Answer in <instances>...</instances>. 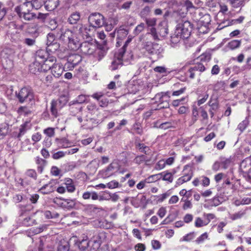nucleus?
Returning a JSON list of instances; mask_svg holds the SVG:
<instances>
[{"instance_id":"nucleus-1","label":"nucleus","mask_w":251,"mask_h":251,"mask_svg":"<svg viewBox=\"0 0 251 251\" xmlns=\"http://www.w3.org/2000/svg\"><path fill=\"white\" fill-rule=\"evenodd\" d=\"M79 49L83 54L92 55L99 61H100L106 54V51L104 49L98 48L95 44L88 41L82 43Z\"/></svg>"},{"instance_id":"nucleus-2","label":"nucleus","mask_w":251,"mask_h":251,"mask_svg":"<svg viewBox=\"0 0 251 251\" xmlns=\"http://www.w3.org/2000/svg\"><path fill=\"white\" fill-rule=\"evenodd\" d=\"M68 98L63 95L56 100H52L50 103V112L54 117H57L59 111L67 103Z\"/></svg>"},{"instance_id":"nucleus-3","label":"nucleus","mask_w":251,"mask_h":251,"mask_svg":"<svg viewBox=\"0 0 251 251\" xmlns=\"http://www.w3.org/2000/svg\"><path fill=\"white\" fill-rule=\"evenodd\" d=\"M143 49L150 55H155L157 58L161 57L163 49L161 46L156 43L146 41L143 43Z\"/></svg>"},{"instance_id":"nucleus-4","label":"nucleus","mask_w":251,"mask_h":251,"mask_svg":"<svg viewBox=\"0 0 251 251\" xmlns=\"http://www.w3.org/2000/svg\"><path fill=\"white\" fill-rule=\"evenodd\" d=\"M16 97L21 103L30 102L34 99L33 92L28 87H23L18 92H16Z\"/></svg>"},{"instance_id":"nucleus-5","label":"nucleus","mask_w":251,"mask_h":251,"mask_svg":"<svg viewBox=\"0 0 251 251\" xmlns=\"http://www.w3.org/2000/svg\"><path fill=\"white\" fill-rule=\"evenodd\" d=\"M90 26L100 28L107 25L104 17L100 13H93L88 17Z\"/></svg>"},{"instance_id":"nucleus-6","label":"nucleus","mask_w":251,"mask_h":251,"mask_svg":"<svg viewBox=\"0 0 251 251\" xmlns=\"http://www.w3.org/2000/svg\"><path fill=\"white\" fill-rule=\"evenodd\" d=\"M61 37L68 41V47L71 50H75L79 49L81 44L70 30L66 31Z\"/></svg>"},{"instance_id":"nucleus-7","label":"nucleus","mask_w":251,"mask_h":251,"mask_svg":"<svg viewBox=\"0 0 251 251\" xmlns=\"http://www.w3.org/2000/svg\"><path fill=\"white\" fill-rule=\"evenodd\" d=\"M192 28L193 25L191 24L190 22L187 20H182L177 25L176 30L177 33H179L183 38L187 39L191 34Z\"/></svg>"},{"instance_id":"nucleus-8","label":"nucleus","mask_w":251,"mask_h":251,"mask_svg":"<svg viewBox=\"0 0 251 251\" xmlns=\"http://www.w3.org/2000/svg\"><path fill=\"white\" fill-rule=\"evenodd\" d=\"M182 172V176L178 178L176 181V184L178 186L190 181L193 176V171L189 165H185Z\"/></svg>"},{"instance_id":"nucleus-9","label":"nucleus","mask_w":251,"mask_h":251,"mask_svg":"<svg viewBox=\"0 0 251 251\" xmlns=\"http://www.w3.org/2000/svg\"><path fill=\"white\" fill-rule=\"evenodd\" d=\"M118 165L117 163L112 162L108 167L99 172V176L103 178H108L113 175L117 171Z\"/></svg>"},{"instance_id":"nucleus-10","label":"nucleus","mask_w":251,"mask_h":251,"mask_svg":"<svg viewBox=\"0 0 251 251\" xmlns=\"http://www.w3.org/2000/svg\"><path fill=\"white\" fill-rule=\"evenodd\" d=\"M82 60L81 56L78 54L74 53L70 54L67 58V62L65 66L70 70H73Z\"/></svg>"},{"instance_id":"nucleus-11","label":"nucleus","mask_w":251,"mask_h":251,"mask_svg":"<svg viewBox=\"0 0 251 251\" xmlns=\"http://www.w3.org/2000/svg\"><path fill=\"white\" fill-rule=\"evenodd\" d=\"M27 124L25 123L20 126L19 127H14L11 130L10 135L12 137L17 138L19 140H21V138L26 133L27 130L26 127Z\"/></svg>"},{"instance_id":"nucleus-12","label":"nucleus","mask_w":251,"mask_h":251,"mask_svg":"<svg viewBox=\"0 0 251 251\" xmlns=\"http://www.w3.org/2000/svg\"><path fill=\"white\" fill-rule=\"evenodd\" d=\"M205 70L204 66L201 63H198L195 64L193 66L191 67L187 71V75L191 79L195 78L196 72H200L201 73L204 72Z\"/></svg>"},{"instance_id":"nucleus-13","label":"nucleus","mask_w":251,"mask_h":251,"mask_svg":"<svg viewBox=\"0 0 251 251\" xmlns=\"http://www.w3.org/2000/svg\"><path fill=\"white\" fill-rule=\"evenodd\" d=\"M124 54L120 52L115 55L114 59L111 63L110 69L112 71L116 70L123 66V60Z\"/></svg>"},{"instance_id":"nucleus-14","label":"nucleus","mask_w":251,"mask_h":251,"mask_svg":"<svg viewBox=\"0 0 251 251\" xmlns=\"http://www.w3.org/2000/svg\"><path fill=\"white\" fill-rule=\"evenodd\" d=\"M45 66L44 63L35 61L29 66V71L31 73L36 75L43 71H46L47 70H45Z\"/></svg>"},{"instance_id":"nucleus-15","label":"nucleus","mask_w":251,"mask_h":251,"mask_svg":"<svg viewBox=\"0 0 251 251\" xmlns=\"http://www.w3.org/2000/svg\"><path fill=\"white\" fill-rule=\"evenodd\" d=\"M163 176L162 180L168 181L170 183L172 182L174 179L173 174L168 172H163L158 174L152 175L149 177L148 179H150L151 178L154 179L155 178V179H158L157 176Z\"/></svg>"},{"instance_id":"nucleus-16","label":"nucleus","mask_w":251,"mask_h":251,"mask_svg":"<svg viewBox=\"0 0 251 251\" xmlns=\"http://www.w3.org/2000/svg\"><path fill=\"white\" fill-rule=\"evenodd\" d=\"M25 1L21 5L17 6L15 8V11L18 14L19 17L22 18V13L25 11H31V7H30V5H28V3H29V1H27V0H25Z\"/></svg>"},{"instance_id":"nucleus-17","label":"nucleus","mask_w":251,"mask_h":251,"mask_svg":"<svg viewBox=\"0 0 251 251\" xmlns=\"http://www.w3.org/2000/svg\"><path fill=\"white\" fill-rule=\"evenodd\" d=\"M48 56V52L47 50H39L35 53V60L42 63H44Z\"/></svg>"},{"instance_id":"nucleus-18","label":"nucleus","mask_w":251,"mask_h":251,"mask_svg":"<svg viewBox=\"0 0 251 251\" xmlns=\"http://www.w3.org/2000/svg\"><path fill=\"white\" fill-rule=\"evenodd\" d=\"M240 170L243 173L247 174L251 170V159L247 158L243 160L240 165Z\"/></svg>"},{"instance_id":"nucleus-19","label":"nucleus","mask_w":251,"mask_h":251,"mask_svg":"<svg viewBox=\"0 0 251 251\" xmlns=\"http://www.w3.org/2000/svg\"><path fill=\"white\" fill-rule=\"evenodd\" d=\"M90 26H87L85 25H79V29L78 30V33L83 38L88 39L91 37L90 35Z\"/></svg>"},{"instance_id":"nucleus-20","label":"nucleus","mask_w":251,"mask_h":251,"mask_svg":"<svg viewBox=\"0 0 251 251\" xmlns=\"http://www.w3.org/2000/svg\"><path fill=\"white\" fill-rule=\"evenodd\" d=\"M50 69L52 75L55 77H59L61 76L64 71L62 65L59 63H53Z\"/></svg>"},{"instance_id":"nucleus-21","label":"nucleus","mask_w":251,"mask_h":251,"mask_svg":"<svg viewBox=\"0 0 251 251\" xmlns=\"http://www.w3.org/2000/svg\"><path fill=\"white\" fill-rule=\"evenodd\" d=\"M117 34V40H123L125 39L129 33V29L124 27L120 26L119 28L115 29Z\"/></svg>"},{"instance_id":"nucleus-22","label":"nucleus","mask_w":251,"mask_h":251,"mask_svg":"<svg viewBox=\"0 0 251 251\" xmlns=\"http://www.w3.org/2000/svg\"><path fill=\"white\" fill-rule=\"evenodd\" d=\"M99 121L96 119L87 117L84 120L83 126L85 128L91 130L99 124Z\"/></svg>"},{"instance_id":"nucleus-23","label":"nucleus","mask_w":251,"mask_h":251,"mask_svg":"<svg viewBox=\"0 0 251 251\" xmlns=\"http://www.w3.org/2000/svg\"><path fill=\"white\" fill-rule=\"evenodd\" d=\"M56 189L52 182L44 185L38 191L41 193L46 195L53 192Z\"/></svg>"},{"instance_id":"nucleus-24","label":"nucleus","mask_w":251,"mask_h":251,"mask_svg":"<svg viewBox=\"0 0 251 251\" xmlns=\"http://www.w3.org/2000/svg\"><path fill=\"white\" fill-rule=\"evenodd\" d=\"M184 39H185V38H183L179 33H177L176 30H175L174 33L171 36V46L175 47L181 40Z\"/></svg>"},{"instance_id":"nucleus-25","label":"nucleus","mask_w":251,"mask_h":251,"mask_svg":"<svg viewBox=\"0 0 251 251\" xmlns=\"http://www.w3.org/2000/svg\"><path fill=\"white\" fill-rule=\"evenodd\" d=\"M64 185L66 190L69 193H73L75 190V186L74 180L70 178H65L64 179Z\"/></svg>"},{"instance_id":"nucleus-26","label":"nucleus","mask_w":251,"mask_h":251,"mask_svg":"<svg viewBox=\"0 0 251 251\" xmlns=\"http://www.w3.org/2000/svg\"><path fill=\"white\" fill-rule=\"evenodd\" d=\"M44 4L46 9L51 11L57 7L59 4V0H47L45 2Z\"/></svg>"},{"instance_id":"nucleus-27","label":"nucleus","mask_w":251,"mask_h":251,"mask_svg":"<svg viewBox=\"0 0 251 251\" xmlns=\"http://www.w3.org/2000/svg\"><path fill=\"white\" fill-rule=\"evenodd\" d=\"M35 162L37 165V169L38 172L41 174L43 172L45 167L47 165V161L46 160L37 156L35 158Z\"/></svg>"},{"instance_id":"nucleus-28","label":"nucleus","mask_w":251,"mask_h":251,"mask_svg":"<svg viewBox=\"0 0 251 251\" xmlns=\"http://www.w3.org/2000/svg\"><path fill=\"white\" fill-rule=\"evenodd\" d=\"M15 119L11 114H0V121L5 123L10 126L14 123Z\"/></svg>"},{"instance_id":"nucleus-29","label":"nucleus","mask_w":251,"mask_h":251,"mask_svg":"<svg viewBox=\"0 0 251 251\" xmlns=\"http://www.w3.org/2000/svg\"><path fill=\"white\" fill-rule=\"evenodd\" d=\"M82 197L85 200H89L90 198H91L92 200L94 201L98 200L99 199V195L95 191H85L83 193Z\"/></svg>"},{"instance_id":"nucleus-30","label":"nucleus","mask_w":251,"mask_h":251,"mask_svg":"<svg viewBox=\"0 0 251 251\" xmlns=\"http://www.w3.org/2000/svg\"><path fill=\"white\" fill-rule=\"evenodd\" d=\"M61 205L62 207L72 209L74 208L76 204L75 200L74 199H62Z\"/></svg>"},{"instance_id":"nucleus-31","label":"nucleus","mask_w":251,"mask_h":251,"mask_svg":"<svg viewBox=\"0 0 251 251\" xmlns=\"http://www.w3.org/2000/svg\"><path fill=\"white\" fill-rule=\"evenodd\" d=\"M10 126L0 121V136H5L10 132Z\"/></svg>"},{"instance_id":"nucleus-32","label":"nucleus","mask_w":251,"mask_h":251,"mask_svg":"<svg viewBox=\"0 0 251 251\" xmlns=\"http://www.w3.org/2000/svg\"><path fill=\"white\" fill-rule=\"evenodd\" d=\"M46 24L51 30H55L58 26L56 19L54 18H51L50 17L48 18Z\"/></svg>"},{"instance_id":"nucleus-33","label":"nucleus","mask_w":251,"mask_h":251,"mask_svg":"<svg viewBox=\"0 0 251 251\" xmlns=\"http://www.w3.org/2000/svg\"><path fill=\"white\" fill-rule=\"evenodd\" d=\"M56 61V58L54 56H48L44 63L45 68V70H50L53 66V62Z\"/></svg>"},{"instance_id":"nucleus-34","label":"nucleus","mask_w":251,"mask_h":251,"mask_svg":"<svg viewBox=\"0 0 251 251\" xmlns=\"http://www.w3.org/2000/svg\"><path fill=\"white\" fill-rule=\"evenodd\" d=\"M188 100V96L184 97L179 99H176L173 100L172 102V105L173 106L176 107H177L181 104H184L187 103Z\"/></svg>"},{"instance_id":"nucleus-35","label":"nucleus","mask_w":251,"mask_h":251,"mask_svg":"<svg viewBox=\"0 0 251 251\" xmlns=\"http://www.w3.org/2000/svg\"><path fill=\"white\" fill-rule=\"evenodd\" d=\"M80 15L79 12H75L72 13L68 19V22L70 24H75L80 19Z\"/></svg>"},{"instance_id":"nucleus-36","label":"nucleus","mask_w":251,"mask_h":251,"mask_svg":"<svg viewBox=\"0 0 251 251\" xmlns=\"http://www.w3.org/2000/svg\"><path fill=\"white\" fill-rule=\"evenodd\" d=\"M57 144L60 148H67L71 146L72 143L67 139L64 138L60 139H57Z\"/></svg>"},{"instance_id":"nucleus-37","label":"nucleus","mask_w":251,"mask_h":251,"mask_svg":"<svg viewBox=\"0 0 251 251\" xmlns=\"http://www.w3.org/2000/svg\"><path fill=\"white\" fill-rule=\"evenodd\" d=\"M100 247L99 241L96 240L89 241L88 251H97Z\"/></svg>"},{"instance_id":"nucleus-38","label":"nucleus","mask_w":251,"mask_h":251,"mask_svg":"<svg viewBox=\"0 0 251 251\" xmlns=\"http://www.w3.org/2000/svg\"><path fill=\"white\" fill-rule=\"evenodd\" d=\"M60 47V44L57 42L47 46L46 50L48 52L54 53Z\"/></svg>"},{"instance_id":"nucleus-39","label":"nucleus","mask_w":251,"mask_h":251,"mask_svg":"<svg viewBox=\"0 0 251 251\" xmlns=\"http://www.w3.org/2000/svg\"><path fill=\"white\" fill-rule=\"evenodd\" d=\"M245 214L246 210H241L236 213L230 215L229 218L234 221L242 218Z\"/></svg>"},{"instance_id":"nucleus-40","label":"nucleus","mask_w":251,"mask_h":251,"mask_svg":"<svg viewBox=\"0 0 251 251\" xmlns=\"http://www.w3.org/2000/svg\"><path fill=\"white\" fill-rule=\"evenodd\" d=\"M89 241L87 239H83L77 243V245L80 250L82 251L88 250Z\"/></svg>"},{"instance_id":"nucleus-41","label":"nucleus","mask_w":251,"mask_h":251,"mask_svg":"<svg viewBox=\"0 0 251 251\" xmlns=\"http://www.w3.org/2000/svg\"><path fill=\"white\" fill-rule=\"evenodd\" d=\"M241 40H233L228 43V48L233 50L238 48L241 45Z\"/></svg>"},{"instance_id":"nucleus-42","label":"nucleus","mask_w":251,"mask_h":251,"mask_svg":"<svg viewBox=\"0 0 251 251\" xmlns=\"http://www.w3.org/2000/svg\"><path fill=\"white\" fill-rule=\"evenodd\" d=\"M151 12V8L149 6H146L140 11V16L142 19H146Z\"/></svg>"},{"instance_id":"nucleus-43","label":"nucleus","mask_w":251,"mask_h":251,"mask_svg":"<svg viewBox=\"0 0 251 251\" xmlns=\"http://www.w3.org/2000/svg\"><path fill=\"white\" fill-rule=\"evenodd\" d=\"M231 5L234 8H238L243 6L244 4V0H227Z\"/></svg>"},{"instance_id":"nucleus-44","label":"nucleus","mask_w":251,"mask_h":251,"mask_svg":"<svg viewBox=\"0 0 251 251\" xmlns=\"http://www.w3.org/2000/svg\"><path fill=\"white\" fill-rule=\"evenodd\" d=\"M41 3L42 0H32L31 1H29L28 5H30V7H31V9H32V8L38 9L41 7L42 5Z\"/></svg>"},{"instance_id":"nucleus-45","label":"nucleus","mask_w":251,"mask_h":251,"mask_svg":"<svg viewBox=\"0 0 251 251\" xmlns=\"http://www.w3.org/2000/svg\"><path fill=\"white\" fill-rule=\"evenodd\" d=\"M136 147L139 149L140 151L146 154H149V151L150 150V148L145 144L142 143H136Z\"/></svg>"},{"instance_id":"nucleus-46","label":"nucleus","mask_w":251,"mask_h":251,"mask_svg":"<svg viewBox=\"0 0 251 251\" xmlns=\"http://www.w3.org/2000/svg\"><path fill=\"white\" fill-rule=\"evenodd\" d=\"M87 100V97L84 95H80L77 97L75 100L72 101L73 104H77L83 103L85 102Z\"/></svg>"},{"instance_id":"nucleus-47","label":"nucleus","mask_w":251,"mask_h":251,"mask_svg":"<svg viewBox=\"0 0 251 251\" xmlns=\"http://www.w3.org/2000/svg\"><path fill=\"white\" fill-rule=\"evenodd\" d=\"M195 236L194 232H190L180 239V242H189L193 240Z\"/></svg>"},{"instance_id":"nucleus-48","label":"nucleus","mask_w":251,"mask_h":251,"mask_svg":"<svg viewBox=\"0 0 251 251\" xmlns=\"http://www.w3.org/2000/svg\"><path fill=\"white\" fill-rule=\"evenodd\" d=\"M17 112L21 115H27L31 111L27 106H20L17 110Z\"/></svg>"},{"instance_id":"nucleus-49","label":"nucleus","mask_w":251,"mask_h":251,"mask_svg":"<svg viewBox=\"0 0 251 251\" xmlns=\"http://www.w3.org/2000/svg\"><path fill=\"white\" fill-rule=\"evenodd\" d=\"M35 220L30 217L25 218L22 222V224L26 226H32L35 223Z\"/></svg>"},{"instance_id":"nucleus-50","label":"nucleus","mask_w":251,"mask_h":251,"mask_svg":"<svg viewBox=\"0 0 251 251\" xmlns=\"http://www.w3.org/2000/svg\"><path fill=\"white\" fill-rule=\"evenodd\" d=\"M162 23L159 25V35L161 37H165L168 34V29L166 25L162 27Z\"/></svg>"},{"instance_id":"nucleus-51","label":"nucleus","mask_w":251,"mask_h":251,"mask_svg":"<svg viewBox=\"0 0 251 251\" xmlns=\"http://www.w3.org/2000/svg\"><path fill=\"white\" fill-rule=\"evenodd\" d=\"M70 110L73 115H75L82 109L81 107L79 105L76 106V104H73V102H71V101L70 103Z\"/></svg>"},{"instance_id":"nucleus-52","label":"nucleus","mask_w":251,"mask_h":251,"mask_svg":"<svg viewBox=\"0 0 251 251\" xmlns=\"http://www.w3.org/2000/svg\"><path fill=\"white\" fill-rule=\"evenodd\" d=\"M151 35L152 39L155 41L159 40V34L157 32L156 29L155 27H151L150 29V31L148 33Z\"/></svg>"},{"instance_id":"nucleus-53","label":"nucleus","mask_w":251,"mask_h":251,"mask_svg":"<svg viewBox=\"0 0 251 251\" xmlns=\"http://www.w3.org/2000/svg\"><path fill=\"white\" fill-rule=\"evenodd\" d=\"M30 11H26V12H25L24 11L23 13H22V17L26 21H30L33 19L34 17H35L36 15L32 13H30Z\"/></svg>"},{"instance_id":"nucleus-54","label":"nucleus","mask_w":251,"mask_h":251,"mask_svg":"<svg viewBox=\"0 0 251 251\" xmlns=\"http://www.w3.org/2000/svg\"><path fill=\"white\" fill-rule=\"evenodd\" d=\"M194 225H195V227H198V228L201 227H202L203 226L207 225L205 221H204L200 217H197L195 219Z\"/></svg>"},{"instance_id":"nucleus-55","label":"nucleus","mask_w":251,"mask_h":251,"mask_svg":"<svg viewBox=\"0 0 251 251\" xmlns=\"http://www.w3.org/2000/svg\"><path fill=\"white\" fill-rule=\"evenodd\" d=\"M145 20L146 23L148 27H154L156 24V19L155 18H146Z\"/></svg>"},{"instance_id":"nucleus-56","label":"nucleus","mask_w":251,"mask_h":251,"mask_svg":"<svg viewBox=\"0 0 251 251\" xmlns=\"http://www.w3.org/2000/svg\"><path fill=\"white\" fill-rule=\"evenodd\" d=\"M25 175L29 177L33 178L34 180H36L37 177V175L36 172L34 169H28L27 170L25 173Z\"/></svg>"},{"instance_id":"nucleus-57","label":"nucleus","mask_w":251,"mask_h":251,"mask_svg":"<svg viewBox=\"0 0 251 251\" xmlns=\"http://www.w3.org/2000/svg\"><path fill=\"white\" fill-rule=\"evenodd\" d=\"M43 132L48 137H52L55 135L54 128L53 127H48L43 130Z\"/></svg>"},{"instance_id":"nucleus-58","label":"nucleus","mask_w":251,"mask_h":251,"mask_svg":"<svg viewBox=\"0 0 251 251\" xmlns=\"http://www.w3.org/2000/svg\"><path fill=\"white\" fill-rule=\"evenodd\" d=\"M149 161V160H146V157L144 155H138L134 159V162L139 165L144 161Z\"/></svg>"},{"instance_id":"nucleus-59","label":"nucleus","mask_w":251,"mask_h":251,"mask_svg":"<svg viewBox=\"0 0 251 251\" xmlns=\"http://www.w3.org/2000/svg\"><path fill=\"white\" fill-rule=\"evenodd\" d=\"M221 163L222 167L224 169H227L231 163V159L230 158H221Z\"/></svg>"},{"instance_id":"nucleus-60","label":"nucleus","mask_w":251,"mask_h":251,"mask_svg":"<svg viewBox=\"0 0 251 251\" xmlns=\"http://www.w3.org/2000/svg\"><path fill=\"white\" fill-rule=\"evenodd\" d=\"M55 42H56V41L55 39V36L54 34L51 33H49L47 36V46H48V45H50Z\"/></svg>"},{"instance_id":"nucleus-61","label":"nucleus","mask_w":251,"mask_h":251,"mask_svg":"<svg viewBox=\"0 0 251 251\" xmlns=\"http://www.w3.org/2000/svg\"><path fill=\"white\" fill-rule=\"evenodd\" d=\"M207 238L208 234L207 232H205L201 235L199 237H198L197 239L195 240V242L197 244H200L203 243L205 240L207 239Z\"/></svg>"},{"instance_id":"nucleus-62","label":"nucleus","mask_w":251,"mask_h":251,"mask_svg":"<svg viewBox=\"0 0 251 251\" xmlns=\"http://www.w3.org/2000/svg\"><path fill=\"white\" fill-rule=\"evenodd\" d=\"M88 209L89 210H90L91 211L93 212L96 213L104 210L103 208H102L101 207H97L96 205H92V204L89 205L88 206Z\"/></svg>"},{"instance_id":"nucleus-63","label":"nucleus","mask_w":251,"mask_h":251,"mask_svg":"<svg viewBox=\"0 0 251 251\" xmlns=\"http://www.w3.org/2000/svg\"><path fill=\"white\" fill-rule=\"evenodd\" d=\"M248 124L249 121L247 119H246L238 125V128L241 132H243L246 129Z\"/></svg>"},{"instance_id":"nucleus-64","label":"nucleus","mask_w":251,"mask_h":251,"mask_svg":"<svg viewBox=\"0 0 251 251\" xmlns=\"http://www.w3.org/2000/svg\"><path fill=\"white\" fill-rule=\"evenodd\" d=\"M145 24L143 23L138 25L134 30V34L135 35H138L140 33H141L145 28Z\"/></svg>"}]
</instances>
